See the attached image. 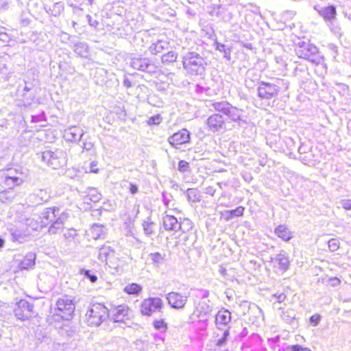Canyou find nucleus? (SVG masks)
<instances>
[{
	"instance_id": "1",
	"label": "nucleus",
	"mask_w": 351,
	"mask_h": 351,
	"mask_svg": "<svg viewBox=\"0 0 351 351\" xmlns=\"http://www.w3.org/2000/svg\"><path fill=\"white\" fill-rule=\"evenodd\" d=\"M68 217V213L64 211L60 212V209L58 207L47 208L40 216L42 226L50 225L48 229L50 234L61 232Z\"/></svg>"
},
{
	"instance_id": "2",
	"label": "nucleus",
	"mask_w": 351,
	"mask_h": 351,
	"mask_svg": "<svg viewBox=\"0 0 351 351\" xmlns=\"http://www.w3.org/2000/svg\"><path fill=\"white\" fill-rule=\"evenodd\" d=\"M75 306L71 296L65 295L59 298L56 303L55 312H51L47 317L49 324L60 322L63 319L69 320L74 313Z\"/></svg>"
},
{
	"instance_id": "3",
	"label": "nucleus",
	"mask_w": 351,
	"mask_h": 351,
	"mask_svg": "<svg viewBox=\"0 0 351 351\" xmlns=\"http://www.w3.org/2000/svg\"><path fill=\"white\" fill-rule=\"evenodd\" d=\"M182 65L188 74L202 75L205 73L208 60L204 54L189 51L182 58Z\"/></svg>"
},
{
	"instance_id": "4",
	"label": "nucleus",
	"mask_w": 351,
	"mask_h": 351,
	"mask_svg": "<svg viewBox=\"0 0 351 351\" xmlns=\"http://www.w3.org/2000/svg\"><path fill=\"white\" fill-rule=\"evenodd\" d=\"M86 322L90 326H98L109 317V311L104 304H91L86 314Z\"/></svg>"
},
{
	"instance_id": "5",
	"label": "nucleus",
	"mask_w": 351,
	"mask_h": 351,
	"mask_svg": "<svg viewBox=\"0 0 351 351\" xmlns=\"http://www.w3.org/2000/svg\"><path fill=\"white\" fill-rule=\"evenodd\" d=\"M296 55L313 63H318L319 56L317 47L310 43L309 40H300L295 47Z\"/></svg>"
},
{
	"instance_id": "6",
	"label": "nucleus",
	"mask_w": 351,
	"mask_h": 351,
	"mask_svg": "<svg viewBox=\"0 0 351 351\" xmlns=\"http://www.w3.org/2000/svg\"><path fill=\"white\" fill-rule=\"evenodd\" d=\"M42 160L54 169H60L66 165V154L62 149L46 150L42 153Z\"/></svg>"
},
{
	"instance_id": "7",
	"label": "nucleus",
	"mask_w": 351,
	"mask_h": 351,
	"mask_svg": "<svg viewBox=\"0 0 351 351\" xmlns=\"http://www.w3.org/2000/svg\"><path fill=\"white\" fill-rule=\"evenodd\" d=\"M98 259L104 262L109 267L117 269L120 266V256L110 246L103 245L99 250Z\"/></svg>"
},
{
	"instance_id": "8",
	"label": "nucleus",
	"mask_w": 351,
	"mask_h": 351,
	"mask_svg": "<svg viewBox=\"0 0 351 351\" xmlns=\"http://www.w3.org/2000/svg\"><path fill=\"white\" fill-rule=\"evenodd\" d=\"M34 306L26 300H20L16 303L14 313L18 319L25 321L33 317Z\"/></svg>"
},
{
	"instance_id": "9",
	"label": "nucleus",
	"mask_w": 351,
	"mask_h": 351,
	"mask_svg": "<svg viewBox=\"0 0 351 351\" xmlns=\"http://www.w3.org/2000/svg\"><path fill=\"white\" fill-rule=\"evenodd\" d=\"M163 306V302L160 298H148L142 302L141 313L143 315L151 316L156 312H161Z\"/></svg>"
},
{
	"instance_id": "10",
	"label": "nucleus",
	"mask_w": 351,
	"mask_h": 351,
	"mask_svg": "<svg viewBox=\"0 0 351 351\" xmlns=\"http://www.w3.org/2000/svg\"><path fill=\"white\" fill-rule=\"evenodd\" d=\"M130 64L134 69L145 71L149 74L156 73L157 67L147 58H143L141 56L133 57L131 58Z\"/></svg>"
},
{
	"instance_id": "11",
	"label": "nucleus",
	"mask_w": 351,
	"mask_h": 351,
	"mask_svg": "<svg viewBox=\"0 0 351 351\" xmlns=\"http://www.w3.org/2000/svg\"><path fill=\"white\" fill-rule=\"evenodd\" d=\"M280 91V87L273 83L261 82L258 87V95L262 99H271L276 97Z\"/></svg>"
},
{
	"instance_id": "12",
	"label": "nucleus",
	"mask_w": 351,
	"mask_h": 351,
	"mask_svg": "<svg viewBox=\"0 0 351 351\" xmlns=\"http://www.w3.org/2000/svg\"><path fill=\"white\" fill-rule=\"evenodd\" d=\"M208 130L212 132L226 130L225 118L220 114L215 113L208 117L206 121Z\"/></svg>"
},
{
	"instance_id": "13",
	"label": "nucleus",
	"mask_w": 351,
	"mask_h": 351,
	"mask_svg": "<svg viewBox=\"0 0 351 351\" xmlns=\"http://www.w3.org/2000/svg\"><path fill=\"white\" fill-rule=\"evenodd\" d=\"M84 135V130L78 125L69 126L63 132L64 140L72 143H78L82 141Z\"/></svg>"
},
{
	"instance_id": "14",
	"label": "nucleus",
	"mask_w": 351,
	"mask_h": 351,
	"mask_svg": "<svg viewBox=\"0 0 351 351\" xmlns=\"http://www.w3.org/2000/svg\"><path fill=\"white\" fill-rule=\"evenodd\" d=\"M191 134L186 129H182L168 138L169 143L175 148L190 142Z\"/></svg>"
},
{
	"instance_id": "15",
	"label": "nucleus",
	"mask_w": 351,
	"mask_h": 351,
	"mask_svg": "<svg viewBox=\"0 0 351 351\" xmlns=\"http://www.w3.org/2000/svg\"><path fill=\"white\" fill-rule=\"evenodd\" d=\"M169 304L173 308H183L188 300V296L178 292H170L167 295Z\"/></svg>"
},
{
	"instance_id": "16",
	"label": "nucleus",
	"mask_w": 351,
	"mask_h": 351,
	"mask_svg": "<svg viewBox=\"0 0 351 351\" xmlns=\"http://www.w3.org/2000/svg\"><path fill=\"white\" fill-rule=\"evenodd\" d=\"M231 320V313L226 309L218 311L215 315V324L219 330L227 328Z\"/></svg>"
},
{
	"instance_id": "17",
	"label": "nucleus",
	"mask_w": 351,
	"mask_h": 351,
	"mask_svg": "<svg viewBox=\"0 0 351 351\" xmlns=\"http://www.w3.org/2000/svg\"><path fill=\"white\" fill-rule=\"evenodd\" d=\"M271 262L274 263V267H278L282 271L287 270L289 267L288 254L283 250L280 251L274 258H271Z\"/></svg>"
},
{
	"instance_id": "18",
	"label": "nucleus",
	"mask_w": 351,
	"mask_h": 351,
	"mask_svg": "<svg viewBox=\"0 0 351 351\" xmlns=\"http://www.w3.org/2000/svg\"><path fill=\"white\" fill-rule=\"evenodd\" d=\"M10 240L13 242L23 243L27 241L29 233L21 228H10L8 230Z\"/></svg>"
},
{
	"instance_id": "19",
	"label": "nucleus",
	"mask_w": 351,
	"mask_h": 351,
	"mask_svg": "<svg viewBox=\"0 0 351 351\" xmlns=\"http://www.w3.org/2000/svg\"><path fill=\"white\" fill-rule=\"evenodd\" d=\"M129 308L125 304L119 305L112 311V319L114 322H123L128 317Z\"/></svg>"
},
{
	"instance_id": "20",
	"label": "nucleus",
	"mask_w": 351,
	"mask_h": 351,
	"mask_svg": "<svg viewBox=\"0 0 351 351\" xmlns=\"http://www.w3.org/2000/svg\"><path fill=\"white\" fill-rule=\"evenodd\" d=\"M319 14L324 18L326 24H330L333 21H337L336 8L334 5H329L322 8Z\"/></svg>"
},
{
	"instance_id": "21",
	"label": "nucleus",
	"mask_w": 351,
	"mask_h": 351,
	"mask_svg": "<svg viewBox=\"0 0 351 351\" xmlns=\"http://www.w3.org/2000/svg\"><path fill=\"white\" fill-rule=\"evenodd\" d=\"M243 112H244L242 109L238 108L235 106H233L232 105H230L225 115H226L233 122H245V121L243 119Z\"/></svg>"
},
{
	"instance_id": "22",
	"label": "nucleus",
	"mask_w": 351,
	"mask_h": 351,
	"mask_svg": "<svg viewBox=\"0 0 351 351\" xmlns=\"http://www.w3.org/2000/svg\"><path fill=\"white\" fill-rule=\"evenodd\" d=\"M36 254L33 252L27 253L19 264L21 270L32 269L35 265Z\"/></svg>"
},
{
	"instance_id": "23",
	"label": "nucleus",
	"mask_w": 351,
	"mask_h": 351,
	"mask_svg": "<svg viewBox=\"0 0 351 351\" xmlns=\"http://www.w3.org/2000/svg\"><path fill=\"white\" fill-rule=\"evenodd\" d=\"M163 226L166 230H173L178 231L179 230L178 226L179 221L177 218H176L173 215H166L163 217Z\"/></svg>"
},
{
	"instance_id": "24",
	"label": "nucleus",
	"mask_w": 351,
	"mask_h": 351,
	"mask_svg": "<svg viewBox=\"0 0 351 351\" xmlns=\"http://www.w3.org/2000/svg\"><path fill=\"white\" fill-rule=\"evenodd\" d=\"M230 104L226 101H216L210 100L208 101L207 106L212 107L216 112H219L225 114L230 106Z\"/></svg>"
},
{
	"instance_id": "25",
	"label": "nucleus",
	"mask_w": 351,
	"mask_h": 351,
	"mask_svg": "<svg viewBox=\"0 0 351 351\" xmlns=\"http://www.w3.org/2000/svg\"><path fill=\"white\" fill-rule=\"evenodd\" d=\"M169 42L164 40H158L153 43L149 47V51L152 54L156 55L162 53L164 50L169 47Z\"/></svg>"
},
{
	"instance_id": "26",
	"label": "nucleus",
	"mask_w": 351,
	"mask_h": 351,
	"mask_svg": "<svg viewBox=\"0 0 351 351\" xmlns=\"http://www.w3.org/2000/svg\"><path fill=\"white\" fill-rule=\"evenodd\" d=\"M261 345V339L260 336L257 334H252L250 340L243 343V351H252L248 350L249 348H252L254 349L258 348Z\"/></svg>"
},
{
	"instance_id": "27",
	"label": "nucleus",
	"mask_w": 351,
	"mask_h": 351,
	"mask_svg": "<svg viewBox=\"0 0 351 351\" xmlns=\"http://www.w3.org/2000/svg\"><path fill=\"white\" fill-rule=\"evenodd\" d=\"M275 234L281 239L289 241L293 238V234L285 225H280L275 229Z\"/></svg>"
},
{
	"instance_id": "28",
	"label": "nucleus",
	"mask_w": 351,
	"mask_h": 351,
	"mask_svg": "<svg viewBox=\"0 0 351 351\" xmlns=\"http://www.w3.org/2000/svg\"><path fill=\"white\" fill-rule=\"evenodd\" d=\"M74 51L82 58H88L89 49L88 45L84 42H80L74 45Z\"/></svg>"
},
{
	"instance_id": "29",
	"label": "nucleus",
	"mask_w": 351,
	"mask_h": 351,
	"mask_svg": "<svg viewBox=\"0 0 351 351\" xmlns=\"http://www.w3.org/2000/svg\"><path fill=\"white\" fill-rule=\"evenodd\" d=\"M23 182L22 177H5L4 185L8 187L7 190H13L14 186L21 185Z\"/></svg>"
},
{
	"instance_id": "30",
	"label": "nucleus",
	"mask_w": 351,
	"mask_h": 351,
	"mask_svg": "<svg viewBox=\"0 0 351 351\" xmlns=\"http://www.w3.org/2000/svg\"><path fill=\"white\" fill-rule=\"evenodd\" d=\"M82 141V144L81 145V147L82 149V153L84 152H89V154L90 155H95V144L92 141L90 137H86Z\"/></svg>"
},
{
	"instance_id": "31",
	"label": "nucleus",
	"mask_w": 351,
	"mask_h": 351,
	"mask_svg": "<svg viewBox=\"0 0 351 351\" xmlns=\"http://www.w3.org/2000/svg\"><path fill=\"white\" fill-rule=\"evenodd\" d=\"M47 13L53 16H58L64 10V5L61 2H57L52 5V6H47L45 8Z\"/></svg>"
},
{
	"instance_id": "32",
	"label": "nucleus",
	"mask_w": 351,
	"mask_h": 351,
	"mask_svg": "<svg viewBox=\"0 0 351 351\" xmlns=\"http://www.w3.org/2000/svg\"><path fill=\"white\" fill-rule=\"evenodd\" d=\"M142 226L143 228L144 233L147 236H151L154 233L156 224L155 223L152 221L151 218L149 217L143 221Z\"/></svg>"
},
{
	"instance_id": "33",
	"label": "nucleus",
	"mask_w": 351,
	"mask_h": 351,
	"mask_svg": "<svg viewBox=\"0 0 351 351\" xmlns=\"http://www.w3.org/2000/svg\"><path fill=\"white\" fill-rule=\"evenodd\" d=\"M152 263L157 267H159L163 264L165 258V254H162L159 252L151 253L149 255Z\"/></svg>"
},
{
	"instance_id": "34",
	"label": "nucleus",
	"mask_w": 351,
	"mask_h": 351,
	"mask_svg": "<svg viewBox=\"0 0 351 351\" xmlns=\"http://www.w3.org/2000/svg\"><path fill=\"white\" fill-rule=\"evenodd\" d=\"M108 71L104 68H97L95 71V78L97 84L103 85L106 82Z\"/></svg>"
},
{
	"instance_id": "35",
	"label": "nucleus",
	"mask_w": 351,
	"mask_h": 351,
	"mask_svg": "<svg viewBox=\"0 0 351 351\" xmlns=\"http://www.w3.org/2000/svg\"><path fill=\"white\" fill-rule=\"evenodd\" d=\"M280 317L283 321L288 324H291L295 319L296 313L293 309L288 308L282 311Z\"/></svg>"
},
{
	"instance_id": "36",
	"label": "nucleus",
	"mask_w": 351,
	"mask_h": 351,
	"mask_svg": "<svg viewBox=\"0 0 351 351\" xmlns=\"http://www.w3.org/2000/svg\"><path fill=\"white\" fill-rule=\"evenodd\" d=\"M15 195L13 190H4L0 192V201L2 203L9 204L12 202Z\"/></svg>"
},
{
	"instance_id": "37",
	"label": "nucleus",
	"mask_w": 351,
	"mask_h": 351,
	"mask_svg": "<svg viewBox=\"0 0 351 351\" xmlns=\"http://www.w3.org/2000/svg\"><path fill=\"white\" fill-rule=\"evenodd\" d=\"M186 194L189 202H198L201 200L200 193L197 189H188Z\"/></svg>"
},
{
	"instance_id": "38",
	"label": "nucleus",
	"mask_w": 351,
	"mask_h": 351,
	"mask_svg": "<svg viewBox=\"0 0 351 351\" xmlns=\"http://www.w3.org/2000/svg\"><path fill=\"white\" fill-rule=\"evenodd\" d=\"M90 232L92 238L97 239L104 233V227L102 225L95 223L92 226Z\"/></svg>"
},
{
	"instance_id": "39",
	"label": "nucleus",
	"mask_w": 351,
	"mask_h": 351,
	"mask_svg": "<svg viewBox=\"0 0 351 351\" xmlns=\"http://www.w3.org/2000/svg\"><path fill=\"white\" fill-rule=\"evenodd\" d=\"M216 49L223 53V58L227 60L231 59V48L222 43L215 42Z\"/></svg>"
},
{
	"instance_id": "40",
	"label": "nucleus",
	"mask_w": 351,
	"mask_h": 351,
	"mask_svg": "<svg viewBox=\"0 0 351 351\" xmlns=\"http://www.w3.org/2000/svg\"><path fill=\"white\" fill-rule=\"evenodd\" d=\"M124 291L128 294L138 295L142 291V287L136 283H132L125 287Z\"/></svg>"
},
{
	"instance_id": "41",
	"label": "nucleus",
	"mask_w": 351,
	"mask_h": 351,
	"mask_svg": "<svg viewBox=\"0 0 351 351\" xmlns=\"http://www.w3.org/2000/svg\"><path fill=\"white\" fill-rule=\"evenodd\" d=\"M178 226H180L179 230H181L182 232H187L192 230L193 223L190 219H184L179 222Z\"/></svg>"
},
{
	"instance_id": "42",
	"label": "nucleus",
	"mask_w": 351,
	"mask_h": 351,
	"mask_svg": "<svg viewBox=\"0 0 351 351\" xmlns=\"http://www.w3.org/2000/svg\"><path fill=\"white\" fill-rule=\"evenodd\" d=\"M308 74V69L306 66L299 64L298 65L295 66L294 71H293V75L295 77H298V78L300 77H305V75Z\"/></svg>"
},
{
	"instance_id": "43",
	"label": "nucleus",
	"mask_w": 351,
	"mask_h": 351,
	"mask_svg": "<svg viewBox=\"0 0 351 351\" xmlns=\"http://www.w3.org/2000/svg\"><path fill=\"white\" fill-rule=\"evenodd\" d=\"M229 329H230V327H228L227 328L223 329V332L222 336L216 341V343H215L216 346L222 347V346H225L227 344L228 337L230 335Z\"/></svg>"
},
{
	"instance_id": "44",
	"label": "nucleus",
	"mask_w": 351,
	"mask_h": 351,
	"mask_svg": "<svg viewBox=\"0 0 351 351\" xmlns=\"http://www.w3.org/2000/svg\"><path fill=\"white\" fill-rule=\"evenodd\" d=\"M177 59V53L173 51H169L166 54L162 56V62L163 63H171L173 62Z\"/></svg>"
},
{
	"instance_id": "45",
	"label": "nucleus",
	"mask_w": 351,
	"mask_h": 351,
	"mask_svg": "<svg viewBox=\"0 0 351 351\" xmlns=\"http://www.w3.org/2000/svg\"><path fill=\"white\" fill-rule=\"evenodd\" d=\"M153 326L155 329L161 331L162 332H166L167 330V324L163 319H156L153 322Z\"/></svg>"
},
{
	"instance_id": "46",
	"label": "nucleus",
	"mask_w": 351,
	"mask_h": 351,
	"mask_svg": "<svg viewBox=\"0 0 351 351\" xmlns=\"http://www.w3.org/2000/svg\"><path fill=\"white\" fill-rule=\"evenodd\" d=\"M88 195L90 198V202L93 203L98 202L101 197V195L95 189H89Z\"/></svg>"
},
{
	"instance_id": "47",
	"label": "nucleus",
	"mask_w": 351,
	"mask_h": 351,
	"mask_svg": "<svg viewBox=\"0 0 351 351\" xmlns=\"http://www.w3.org/2000/svg\"><path fill=\"white\" fill-rule=\"evenodd\" d=\"M201 309L199 310V314L207 315L212 311V306L207 303L206 301H202L199 304ZM197 311H199L197 309Z\"/></svg>"
},
{
	"instance_id": "48",
	"label": "nucleus",
	"mask_w": 351,
	"mask_h": 351,
	"mask_svg": "<svg viewBox=\"0 0 351 351\" xmlns=\"http://www.w3.org/2000/svg\"><path fill=\"white\" fill-rule=\"evenodd\" d=\"M327 25L329 27L330 29L336 35H341V29L339 24L337 23V20L333 21L330 24H327Z\"/></svg>"
},
{
	"instance_id": "49",
	"label": "nucleus",
	"mask_w": 351,
	"mask_h": 351,
	"mask_svg": "<svg viewBox=\"0 0 351 351\" xmlns=\"http://www.w3.org/2000/svg\"><path fill=\"white\" fill-rule=\"evenodd\" d=\"M328 245L331 252H335L339 247V241L337 239H331L328 241Z\"/></svg>"
},
{
	"instance_id": "50",
	"label": "nucleus",
	"mask_w": 351,
	"mask_h": 351,
	"mask_svg": "<svg viewBox=\"0 0 351 351\" xmlns=\"http://www.w3.org/2000/svg\"><path fill=\"white\" fill-rule=\"evenodd\" d=\"M244 207L239 206L236 209L227 210L226 213L230 214V217H241L243 215Z\"/></svg>"
},
{
	"instance_id": "51",
	"label": "nucleus",
	"mask_w": 351,
	"mask_h": 351,
	"mask_svg": "<svg viewBox=\"0 0 351 351\" xmlns=\"http://www.w3.org/2000/svg\"><path fill=\"white\" fill-rule=\"evenodd\" d=\"M287 351H311V350L309 348L303 347L301 345L295 344L289 346L287 348Z\"/></svg>"
},
{
	"instance_id": "52",
	"label": "nucleus",
	"mask_w": 351,
	"mask_h": 351,
	"mask_svg": "<svg viewBox=\"0 0 351 351\" xmlns=\"http://www.w3.org/2000/svg\"><path fill=\"white\" fill-rule=\"evenodd\" d=\"M80 273L81 274H84L92 282H95L97 280V276L91 274L89 270L81 269Z\"/></svg>"
},
{
	"instance_id": "53",
	"label": "nucleus",
	"mask_w": 351,
	"mask_h": 351,
	"mask_svg": "<svg viewBox=\"0 0 351 351\" xmlns=\"http://www.w3.org/2000/svg\"><path fill=\"white\" fill-rule=\"evenodd\" d=\"M287 296L284 293H276L271 295V301L281 303L284 302Z\"/></svg>"
},
{
	"instance_id": "54",
	"label": "nucleus",
	"mask_w": 351,
	"mask_h": 351,
	"mask_svg": "<svg viewBox=\"0 0 351 351\" xmlns=\"http://www.w3.org/2000/svg\"><path fill=\"white\" fill-rule=\"evenodd\" d=\"M178 171L182 173H185L189 171V164L185 160H180L178 162Z\"/></svg>"
},
{
	"instance_id": "55",
	"label": "nucleus",
	"mask_w": 351,
	"mask_h": 351,
	"mask_svg": "<svg viewBox=\"0 0 351 351\" xmlns=\"http://www.w3.org/2000/svg\"><path fill=\"white\" fill-rule=\"evenodd\" d=\"M340 207L343 208L346 210H351V199H341L339 202Z\"/></svg>"
},
{
	"instance_id": "56",
	"label": "nucleus",
	"mask_w": 351,
	"mask_h": 351,
	"mask_svg": "<svg viewBox=\"0 0 351 351\" xmlns=\"http://www.w3.org/2000/svg\"><path fill=\"white\" fill-rule=\"evenodd\" d=\"M162 121V117L160 114H156L151 117L147 123L149 125H158Z\"/></svg>"
},
{
	"instance_id": "57",
	"label": "nucleus",
	"mask_w": 351,
	"mask_h": 351,
	"mask_svg": "<svg viewBox=\"0 0 351 351\" xmlns=\"http://www.w3.org/2000/svg\"><path fill=\"white\" fill-rule=\"evenodd\" d=\"M10 40V36L5 32H0V45L5 46Z\"/></svg>"
},
{
	"instance_id": "58",
	"label": "nucleus",
	"mask_w": 351,
	"mask_h": 351,
	"mask_svg": "<svg viewBox=\"0 0 351 351\" xmlns=\"http://www.w3.org/2000/svg\"><path fill=\"white\" fill-rule=\"evenodd\" d=\"M320 319L321 316L318 314H315L310 317V322L313 326H316L319 323Z\"/></svg>"
},
{
	"instance_id": "59",
	"label": "nucleus",
	"mask_w": 351,
	"mask_h": 351,
	"mask_svg": "<svg viewBox=\"0 0 351 351\" xmlns=\"http://www.w3.org/2000/svg\"><path fill=\"white\" fill-rule=\"evenodd\" d=\"M132 212L133 217H129V221L130 222L134 221L135 218L137 217L138 214L139 213V205L135 204L133 206Z\"/></svg>"
},
{
	"instance_id": "60",
	"label": "nucleus",
	"mask_w": 351,
	"mask_h": 351,
	"mask_svg": "<svg viewBox=\"0 0 351 351\" xmlns=\"http://www.w3.org/2000/svg\"><path fill=\"white\" fill-rule=\"evenodd\" d=\"M338 88L340 92H342L343 95H346L348 94L349 87L343 84H340L337 85Z\"/></svg>"
},
{
	"instance_id": "61",
	"label": "nucleus",
	"mask_w": 351,
	"mask_h": 351,
	"mask_svg": "<svg viewBox=\"0 0 351 351\" xmlns=\"http://www.w3.org/2000/svg\"><path fill=\"white\" fill-rule=\"evenodd\" d=\"M86 17H87L88 21V24L90 26L97 28L99 25L98 21L93 19L90 15H87Z\"/></svg>"
},
{
	"instance_id": "62",
	"label": "nucleus",
	"mask_w": 351,
	"mask_h": 351,
	"mask_svg": "<svg viewBox=\"0 0 351 351\" xmlns=\"http://www.w3.org/2000/svg\"><path fill=\"white\" fill-rule=\"evenodd\" d=\"M216 192V189L211 186H207L205 188L204 193L206 194L210 195L211 196H213Z\"/></svg>"
},
{
	"instance_id": "63",
	"label": "nucleus",
	"mask_w": 351,
	"mask_h": 351,
	"mask_svg": "<svg viewBox=\"0 0 351 351\" xmlns=\"http://www.w3.org/2000/svg\"><path fill=\"white\" fill-rule=\"evenodd\" d=\"M97 162L93 161L90 165V171L93 173H98L99 169L97 167Z\"/></svg>"
},
{
	"instance_id": "64",
	"label": "nucleus",
	"mask_w": 351,
	"mask_h": 351,
	"mask_svg": "<svg viewBox=\"0 0 351 351\" xmlns=\"http://www.w3.org/2000/svg\"><path fill=\"white\" fill-rule=\"evenodd\" d=\"M130 189V192L132 194H135V193H136L138 191V186L136 184H132V183L130 184V189Z\"/></svg>"
}]
</instances>
